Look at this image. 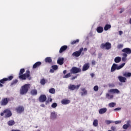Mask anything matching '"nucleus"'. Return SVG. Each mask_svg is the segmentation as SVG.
I'll use <instances>...</instances> for the list:
<instances>
[{
	"label": "nucleus",
	"instance_id": "obj_1",
	"mask_svg": "<svg viewBox=\"0 0 131 131\" xmlns=\"http://www.w3.org/2000/svg\"><path fill=\"white\" fill-rule=\"evenodd\" d=\"M24 72H25V70L24 69H21L20 70L19 73V78H20V79H22V80H25L26 78H28V79L30 80V79H31V77H30V72L27 70L26 71V73L23 74Z\"/></svg>",
	"mask_w": 131,
	"mask_h": 131
},
{
	"label": "nucleus",
	"instance_id": "obj_2",
	"mask_svg": "<svg viewBox=\"0 0 131 131\" xmlns=\"http://www.w3.org/2000/svg\"><path fill=\"white\" fill-rule=\"evenodd\" d=\"M125 65V63H123L120 66H118V64L116 63H113L111 67V72H114L115 70H120V69L123 68Z\"/></svg>",
	"mask_w": 131,
	"mask_h": 131
},
{
	"label": "nucleus",
	"instance_id": "obj_3",
	"mask_svg": "<svg viewBox=\"0 0 131 131\" xmlns=\"http://www.w3.org/2000/svg\"><path fill=\"white\" fill-rule=\"evenodd\" d=\"M29 85V84H26L21 86L20 90V95H25L26 94H27V92H28L29 89H30Z\"/></svg>",
	"mask_w": 131,
	"mask_h": 131
},
{
	"label": "nucleus",
	"instance_id": "obj_4",
	"mask_svg": "<svg viewBox=\"0 0 131 131\" xmlns=\"http://www.w3.org/2000/svg\"><path fill=\"white\" fill-rule=\"evenodd\" d=\"M101 49H105V50H110L111 49V43L109 42H106L105 43H102L100 46Z\"/></svg>",
	"mask_w": 131,
	"mask_h": 131
},
{
	"label": "nucleus",
	"instance_id": "obj_5",
	"mask_svg": "<svg viewBox=\"0 0 131 131\" xmlns=\"http://www.w3.org/2000/svg\"><path fill=\"white\" fill-rule=\"evenodd\" d=\"M70 72L73 74H76V73H79L80 72H81V69L74 67L70 70Z\"/></svg>",
	"mask_w": 131,
	"mask_h": 131
},
{
	"label": "nucleus",
	"instance_id": "obj_6",
	"mask_svg": "<svg viewBox=\"0 0 131 131\" xmlns=\"http://www.w3.org/2000/svg\"><path fill=\"white\" fill-rule=\"evenodd\" d=\"M80 86V84L75 85L74 84H70L68 85V89L70 91H74L75 90H78L79 87Z\"/></svg>",
	"mask_w": 131,
	"mask_h": 131
},
{
	"label": "nucleus",
	"instance_id": "obj_7",
	"mask_svg": "<svg viewBox=\"0 0 131 131\" xmlns=\"http://www.w3.org/2000/svg\"><path fill=\"white\" fill-rule=\"evenodd\" d=\"M83 51V48L80 49L79 51H76L72 54L73 57H79Z\"/></svg>",
	"mask_w": 131,
	"mask_h": 131
},
{
	"label": "nucleus",
	"instance_id": "obj_8",
	"mask_svg": "<svg viewBox=\"0 0 131 131\" xmlns=\"http://www.w3.org/2000/svg\"><path fill=\"white\" fill-rule=\"evenodd\" d=\"M9 101H10V98H5L2 99L1 101V106H6V105H8Z\"/></svg>",
	"mask_w": 131,
	"mask_h": 131
},
{
	"label": "nucleus",
	"instance_id": "obj_9",
	"mask_svg": "<svg viewBox=\"0 0 131 131\" xmlns=\"http://www.w3.org/2000/svg\"><path fill=\"white\" fill-rule=\"evenodd\" d=\"M4 115L6 118L11 117L12 116V112L9 110H5L4 111Z\"/></svg>",
	"mask_w": 131,
	"mask_h": 131
},
{
	"label": "nucleus",
	"instance_id": "obj_10",
	"mask_svg": "<svg viewBox=\"0 0 131 131\" xmlns=\"http://www.w3.org/2000/svg\"><path fill=\"white\" fill-rule=\"evenodd\" d=\"M15 110L17 112V113H19V114H21L23 112H24V107L23 106H18L16 108Z\"/></svg>",
	"mask_w": 131,
	"mask_h": 131
},
{
	"label": "nucleus",
	"instance_id": "obj_11",
	"mask_svg": "<svg viewBox=\"0 0 131 131\" xmlns=\"http://www.w3.org/2000/svg\"><path fill=\"white\" fill-rule=\"evenodd\" d=\"M126 123L123 125V129H127L128 127H131V121L130 120L127 121Z\"/></svg>",
	"mask_w": 131,
	"mask_h": 131
},
{
	"label": "nucleus",
	"instance_id": "obj_12",
	"mask_svg": "<svg viewBox=\"0 0 131 131\" xmlns=\"http://www.w3.org/2000/svg\"><path fill=\"white\" fill-rule=\"evenodd\" d=\"M90 63L87 62L85 63L82 67V71H86V70H89V69H90Z\"/></svg>",
	"mask_w": 131,
	"mask_h": 131
},
{
	"label": "nucleus",
	"instance_id": "obj_13",
	"mask_svg": "<svg viewBox=\"0 0 131 131\" xmlns=\"http://www.w3.org/2000/svg\"><path fill=\"white\" fill-rule=\"evenodd\" d=\"M47 100V96L45 95H41L39 98V101L40 103H43V102H46Z\"/></svg>",
	"mask_w": 131,
	"mask_h": 131
},
{
	"label": "nucleus",
	"instance_id": "obj_14",
	"mask_svg": "<svg viewBox=\"0 0 131 131\" xmlns=\"http://www.w3.org/2000/svg\"><path fill=\"white\" fill-rule=\"evenodd\" d=\"M81 91L82 92H80V94H81V96L82 97H83V96H86V95H88V91H86V90H85V89L82 88V89H81Z\"/></svg>",
	"mask_w": 131,
	"mask_h": 131
},
{
	"label": "nucleus",
	"instance_id": "obj_15",
	"mask_svg": "<svg viewBox=\"0 0 131 131\" xmlns=\"http://www.w3.org/2000/svg\"><path fill=\"white\" fill-rule=\"evenodd\" d=\"M108 93H111V94H119L120 91L118 90V89H111L108 90Z\"/></svg>",
	"mask_w": 131,
	"mask_h": 131
},
{
	"label": "nucleus",
	"instance_id": "obj_16",
	"mask_svg": "<svg viewBox=\"0 0 131 131\" xmlns=\"http://www.w3.org/2000/svg\"><path fill=\"white\" fill-rule=\"evenodd\" d=\"M122 52L123 53H125V54H126V55H129V54H131V50L129 48H124L122 50Z\"/></svg>",
	"mask_w": 131,
	"mask_h": 131
},
{
	"label": "nucleus",
	"instance_id": "obj_17",
	"mask_svg": "<svg viewBox=\"0 0 131 131\" xmlns=\"http://www.w3.org/2000/svg\"><path fill=\"white\" fill-rule=\"evenodd\" d=\"M96 31L98 33H102L103 31H104V28H103V27H98L96 28Z\"/></svg>",
	"mask_w": 131,
	"mask_h": 131
},
{
	"label": "nucleus",
	"instance_id": "obj_18",
	"mask_svg": "<svg viewBox=\"0 0 131 131\" xmlns=\"http://www.w3.org/2000/svg\"><path fill=\"white\" fill-rule=\"evenodd\" d=\"M122 57L121 58V60L122 61V62H126V61L127 60V54H126V53H123L122 54Z\"/></svg>",
	"mask_w": 131,
	"mask_h": 131
},
{
	"label": "nucleus",
	"instance_id": "obj_19",
	"mask_svg": "<svg viewBox=\"0 0 131 131\" xmlns=\"http://www.w3.org/2000/svg\"><path fill=\"white\" fill-rule=\"evenodd\" d=\"M67 48H68L67 46L64 45L62 46L59 50V53L62 54L63 52H65V51L67 50Z\"/></svg>",
	"mask_w": 131,
	"mask_h": 131
},
{
	"label": "nucleus",
	"instance_id": "obj_20",
	"mask_svg": "<svg viewBox=\"0 0 131 131\" xmlns=\"http://www.w3.org/2000/svg\"><path fill=\"white\" fill-rule=\"evenodd\" d=\"M118 78L120 82H125V81H126V78L124 77L119 76Z\"/></svg>",
	"mask_w": 131,
	"mask_h": 131
},
{
	"label": "nucleus",
	"instance_id": "obj_21",
	"mask_svg": "<svg viewBox=\"0 0 131 131\" xmlns=\"http://www.w3.org/2000/svg\"><path fill=\"white\" fill-rule=\"evenodd\" d=\"M57 63L59 65H63L64 64V58H59L57 60Z\"/></svg>",
	"mask_w": 131,
	"mask_h": 131
},
{
	"label": "nucleus",
	"instance_id": "obj_22",
	"mask_svg": "<svg viewBox=\"0 0 131 131\" xmlns=\"http://www.w3.org/2000/svg\"><path fill=\"white\" fill-rule=\"evenodd\" d=\"M69 103H70V100L67 99H63L61 100L62 105H67V104H69Z\"/></svg>",
	"mask_w": 131,
	"mask_h": 131
},
{
	"label": "nucleus",
	"instance_id": "obj_23",
	"mask_svg": "<svg viewBox=\"0 0 131 131\" xmlns=\"http://www.w3.org/2000/svg\"><path fill=\"white\" fill-rule=\"evenodd\" d=\"M41 65V62L38 61L36 62L35 64L33 66V69H35V68H37V67H39Z\"/></svg>",
	"mask_w": 131,
	"mask_h": 131
},
{
	"label": "nucleus",
	"instance_id": "obj_24",
	"mask_svg": "<svg viewBox=\"0 0 131 131\" xmlns=\"http://www.w3.org/2000/svg\"><path fill=\"white\" fill-rule=\"evenodd\" d=\"M107 112V108L104 107L103 108H101L99 111V114H104Z\"/></svg>",
	"mask_w": 131,
	"mask_h": 131
},
{
	"label": "nucleus",
	"instance_id": "obj_25",
	"mask_svg": "<svg viewBox=\"0 0 131 131\" xmlns=\"http://www.w3.org/2000/svg\"><path fill=\"white\" fill-rule=\"evenodd\" d=\"M50 118L51 119H56L57 118V114H56V112H53L51 113Z\"/></svg>",
	"mask_w": 131,
	"mask_h": 131
},
{
	"label": "nucleus",
	"instance_id": "obj_26",
	"mask_svg": "<svg viewBox=\"0 0 131 131\" xmlns=\"http://www.w3.org/2000/svg\"><path fill=\"white\" fill-rule=\"evenodd\" d=\"M93 126H95V127H97V126L99 125V120H98V119L94 120L93 122Z\"/></svg>",
	"mask_w": 131,
	"mask_h": 131
},
{
	"label": "nucleus",
	"instance_id": "obj_27",
	"mask_svg": "<svg viewBox=\"0 0 131 131\" xmlns=\"http://www.w3.org/2000/svg\"><path fill=\"white\" fill-rule=\"evenodd\" d=\"M114 62L115 63H120V62H121V57L119 56L115 57L114 59Z\"/></svg>",
	"mask_w": 131,
	"mask_h": 131
},
{
	"label": "nucleus",
	"instance_id": "obj_28",
	"mask_svg": "<svg viewBox=\"0 0 131 131\" xmlns=\"http://www.w3.org/2000/svg\"><path fill=\"white\" fill-rule=\"evenodd\" d=\"M123 76H124V77H130L131 73L130 72H124L123 73Z\"/></svg>",
	"mask_w": 131,
	"mask_h": 131
},
{
	"label": "nucleus",
	"instance_id": "obj_29",
	"mask_svg": "<svg viewBox=\"0 0 131 131\" xmlns=\"http://www.w3.org/2000/svg\"><path fill=\"white\" fill-rule=\"evenodd\" d=\"M111 28V25L109 24H106L105 25L104 27V31H108V30H109V29H110Z\"/></svg>",
	"mask_w": 131,
	"mask_h": 131
},
{
	"label": "nucleus",
	"instance_id": "obj_30",
	"mask_svg": "<svg viewBox=\"0 0 131 131\" xmlns=\"http://www.w3.org/2000/svg\"><path fill=\"white\" fill-rule=\"evenodd\" d=\"M31 95L32 96H36L37 95V90L36 89H33L31 91Z\"/></svg>",
	"mask_w": 131,
	"mask_h": 131
},
{
	"label": "nucleus",
	"instance_id": "obj_31",
	"mask_svg": "<svg viewBox=\"0 0 131 131\" xmlns=\"http://www.w3.org/2000/svg\"><path fill=\"white\" fill-rule=\"evenodd\" d=\"M8 124L9 126H12L15 124V121L14 120H10L8 122Z\"/></svg>",
	"mask_w": 131,
	"mask_h": 131
},
{
	"label": "nucleus",
	"instance_id": "obj_32",
	"mask_svg": "<svg viewBox=\"0 0 131 131\" xmlns=\"http://www.w3.org/2000/svg\"><path fill=\"white\" fill-rule=\"evenodd\" d=\"M45 61L46 63H51L52 62V58L50 57H48L46 58Z\"/></svg>",
	"mask_w": 131,
	"mask_h": 131
},
{
	"label": "nucleus",
	"instance_id": "obj_33",
	"mask_svg": "<svg viewBox=\"0 0 131 131\" xmlns=\"http://www.w3.org/2000/svg\"><path fill=\"white\" fill-rule=\"evenodd\" d=\"M106 98V99H108V100H111V99H113V95H111L109 93H107Z\"/></svg>",
	"mask_w": 131,
	"mask_h": 131
},
{
	"label": "nucleus",
	"instance_id": "obj_34",
	"mask_svg": "<svg viewBox=\"0 0 131 131\" xmlns=\"http://www.w3.org/2000/svg\"><path fill=\"white\" fill-rule=\"evenodd\" d=\"M116 106V103H115V102H111L108 104V106L110 107V108H113Z\"/></svg>",
	"mask_w": 131,
	"mask_h": 131
},
{
	"label": "nucleus",
	"instance_id": "obj_35",
	"mask_svg": "<svg viewBox=\"0 0 131 131\" xmlns=\"http://www.w3.org/2000/svg\"><path fill=\"white\" fill-rule=\"evenodd\" d=\"M6 81H8V79L4 78L3 79L0 80V83H5Z\"/></svg>",
	"mask_w": 131,
	"mask_h": 131
},
{
	"label": "nucleus",
	"instance_id": "obj_36",
	"mask_svg": "<svg viewBox=\"0 0 131 131\" xmlns=\"http://www.w3.org/2000/svg\"><path fill=\"white\" fill-rule=\"evenodd\" d=\"M49 92L50 94H55V93H56V90H55V89L52 88L49 90Z\"/></svg>",
	"mask_w": 131,
	"mask_h": 131
},
{
	"label": "nucleus",
	"instance_id": "obj_37",
	"mask_svg": "<svg viewBox=\"0 0 131 131\" xmlns=\"http://www.w3.org/2000/svg\"><path fill=\"white\" fill-rule=\"evenodd\" d=\"M79 42V39H77L76 40L72 41L71 42V45H75V43H78Z\"/></svg>",
	"mask_w": 131,
	"mask_h": 131
},
{
	"label": "nucleus",
	"instance_id": "obj_38",
	"mask_svg": "<svg viewBox=\"0 0 131 131\" xmlns=\"http://www.w3.org/2000/svg\"><path fill=\"white\" fill-rule=\"evenodd\" d=\"M71 73H68L67 75H64L63 77V78H69V77H71Z\"/></svg>",
	"mask_w": 131,
	"mask_h": 131
},
{
	"label": "nucleus",
	"instance_id": "obj_39",
	"mask_svg": "<svg viewBox=\"0 0 131 131\" xmlns=\"http://www.w3.org/2000/svg\"><path fill=\"white\" fill-rule=\"evenodd\" d=\"M40 84L42 85H45L46 84V80L45 79H42L41 80H40Z\"/></svg>",
	"mask_w": 131,
	"mask_h": 131
},
{
	"label": "nucleus",
	"instance_id": "obj_40",
	"mask_svg": "<svg viewBox=\"0 0 131 131\" xmlns=\"http://www.w3.org/2000/svg\"><path fill=\"white\" fill-rule=\"evenodd\" d=\"M58 106V104L56 102H54L52 105L51 107L52 108H56Z\"/></svg>",
	"mask_w": 131,
	"mask_h": 131
},
{
	"label": "nucleus",
	"instance_id": "obj_41",
	"mask_svg": "<svg viewBox=\"0 0 131 131\" xmlns=\"http://www.w3.org/2000/svg\"><path fill=\"white\" fill-rule=\"evenodd\" d=\"M93 89L95 92H98L99 91V86L98 85H95Z\"/></svg>",
	"mask_w": 131,
	"mask_h": 131
},
{
	"label": "nucleus",
	"instance_id": "obj_42",
	"mask_svg": "<svg viewBox=\"0 0 131 131\" xmlns=\"http://www.w3.org/2000/svg\"><path fill=\"white\" fill-rule=\"evenodd\" d=\"M105 122L106 124H110V123H112V122H113V121L105 120Z\"/></svg>",
	"mask_w": 131,
	"mask_h": 131
},
{
	"label": "nucleus",
	"instance_id": "obj_43",
	"mask_svg": "<svg viewBox=\"0 0 131 131\" xmlns=\"http://www.w3.org/2000/svg\"><path fill=\"white\" fill-rule=\"evenodd\" d=\"M17 82H18V80L16 79V80H14L12 81L11 84L12 85H14V84H16V83H17Z\"/></svg>",
	"mask_w": 131,
	"mask_h": 131
},
{
	"label": "nucleus",
	"instance_id": "obj_44",
	"mask_svg": "<svg viewBox=\"0 0 131 131\" xmlns=\"http://www.w3.org/2000/svg\"><path fill=\"white\" fill-rule=\"evenodd\" d=\"M52 68L54 70H57V69H58V66H52Z\"/></svg>",
	"mask_w": 131,
	"mask_h": 131
},
{
	"label": "nucleus",
	"instance_id": "obj_45",
	"mask_svg": "<svg viewBox=\"0 0 131 131\" xmlns=\"http://www.w3.org/2000/svg\"><path fill=\"white\" fill-rule=\"evenodd\" d=\"M122 48H123V45L122 44H119L118 46V49H122Z\"/></svg>",
	"mask_w": 131,
	"mask_h": 131
},
{
	"label": "nucleus",
	"instance_id": "obj_46",
	"mask_svg": "<svg viewBox=\"0 0 131 131\" xmlns=\"http://www.w3.org/2000/svg\"><path fill=\"white\" fill-rule=\"evenodd\" d=\"M7 79V81L8 80H12V79H13V76H10L8 78H6Z\"/></svg>",
	"mask_w": 131,
	"mask_h": 131
},
{
	"label": "nucleus",
	"instance_id": "obj_47",
	"mask_svg": "<svg viewBox=\"0 0 131 131\" xmlns=\"http://www.w3.org/2000/svg\"><path fill=\"white\" fill-rule=\"evenodd\" d=\"M119 110H121V108L117 107L114 110V111H119Z\"/></svg>",
	"mask_w": 131,
	"mask_h": 131
},
{
	"label": "nucleus",
	"instance_id": "obj_48",
	"mask_svg": "<svg viewBox=\"0 0 131 131\" xmlns=\"http://www.w3.org/2000/svg\"><path fill=\"white\" fill-rule=\"evenodd\" d=\"M92 65H96V60H93L92 61Z\"/></svg>",
	"mask_w": 131,
	"mask_h": 131
},
{
	"label": "nucleus",
	"instance_id": "obj_49",
	"mask_svg": "<svg viewBox=\"0 0 131 131\" xmlns=\"http://www.w3.org/2000/svg\"><path fill=\"white\" fill-rule=\"evenodd\" d=\"M48 102H52V101H53V99H52L51 97H48Z\"/></svg>",
	"mask_w": 131,
	"mask_h": 131
},
{
	"label": "nucleus",
	"instance_id": "obj_50",
	"mask_svg": "<svg viewBox=\"0 0 131 131\" xmlns=\"http://www.w3.org/2000/svg\"><path fill=\"white\" fill-rule=\"evenodd\" d=\"M108 86H110V88H114V84H108Z\"/></svg>",
	"mask_w": 131,
	"mask_h": 131
},
{
	"label": "nucleus",
	"instance_id": "obj_51",
	"mask_svg": "<svg viewBox=\"0 0 131 131\" xmlns=\"http://www.w3.org/2000/svg\"><path fill=\"white\" fill-rule=\"evenodd\" d=\"M121 122L120 121H115V124H118L119 123H120Z\"/></svg>",
	"mask_w": 131,
	"mask_h": 131
},
{
	"label": "nucleus",
	"instance_id": "obj_52",
	"mask_svg": "<svg viewBox=\"0 0 131 131\" xmlns=\"http://www.w3.org/2000/svg\"><path fill=\"white\" fill-rule=\"evenodd\" d=\"M50 72L51 73H54V72H55V70H54V69H51V70H50Z\"/></svg>",
	"mask_w": 131,
	"mask_h": 131
},
{
	"label": "nucleus",
	"instance_id": "obj_53",
	"mask_svg": "<svg viewBox=\"0 0 131 131\" xmlns=\"http://www.w3.org/2000/svg\"><path fill=\"white\" fill-rule=\"evenodd\" d=\"M119 35H122V34L123 33V32H122V31H120L119 32Z\"/></svg>",
	"mask_w": 131,
	"mask_h": 131
},
{
	"label": "nucleus",
	"instance_id": "obj_54",
	"mask_svg": "<svg viewBox=\"0 0 131 131\" xmlns=\"http://www.w3.org/2000/svg\"><path fill=\"white\" fill-rule=\"evenodd\" d=\"M75 78H77V76L73 77L71 79L72 80H73L75 79Z\"/></svg>",
	"mask_w": 131,
	"mask_h": 131
},
{
	"label": "nucleus",
	"instance_id": "obj_55",
	"mask_svg": "<svg viewBox=\"0 0 131 131\" xmlns=\"http://www.w3.org/2000/svg\"><path fill=\"white\" fill-rule=\"evenodd\" d=\"M124 11V9L122 8V9L120 10V13L121 14Z\"/></svg>",
	"mask_w": 131,
	"mask_h": 131
},
{
	"label": "nucleus",
	"instance_id": "obj_56",
	"mask_svg": "<svg viewBox=\"0 0 131 131\" xmlns=\"http://www.w3.org/2000/svg\"><path fill=\"white\" fill-rule=\"evenodd\" d=\"M90 75H91V76L92 77H94V76H95V74L92 73V74H90Z\"/></svg>",
	"mask_w": 131,
	"mask_h": 131
},
{
	"label": "nucleus",
	"instance_id": "obj_57",
	"mask_svg": "<svg viewBox=\"0 0 131 131\" xmlns=\"http://www.w3.org/2000/svg\"><path fill=\"white\" fill-rule=\"evenodd\" d=\"M1 116H4V115H5V113H4V112H3V113H1Z\"/></svg>",
	"mask_w": 131,
	"mask_h": 131
},
{
	"label": "nucleus",
	"instance_id": "obj_58",
	"mask_svg": "<svg viewBox=\"0 0 131 131\" xmlns=\"http://www.w3.org/2000/svg\"><path fill=\"white\" fill-rule=\"evenodd\" d=\"M67 73V70H64L63 72V74H65Z\"/></svg>",
	"mask_w": 131,
	"mask_h": 131
},
{
	"label": "nucleus",
	"instance_id": "obj_59",
	"mask_svg": "<svg viewBox=\"0 0 131 131\" xmlns=\"http://www.w3.org/2000/svg\"><path fill=\"white\" fill-rule=\"evenodd\" d=\"M2 86H4V85L0 83V88H2Z\"/></svg>",
	"mask_w": 131,
	"mask_h": 131
},
{
	"label": "nucleus",
	"instance_id": "obj_60",
	"mask_svg": "<svg viewBox=\"0 0 131 131\" xmlns=\"http://www.w3.org/2000/svg\"><path fill=\"white\" fill-rule=\"evenodd\" d=\"M40 106H41V107H45V104H41V105H40Z\"/></svg>",
	"mask_w": 131,
	"mask_h": 131
},
{
	"label": "nucleus",
	"instance_id": "obj_61",
	"mask_svg": "<svg viewBox=\"0 0 131 131\" xmlns=\"http://www.w3.org/2000/svg\"><path fill=\"white\" fill-rule=\"evenodd\" d=\"M84 51H85V52H86V51H88V49L87 48H84Z\"/></svg>",
	"mask_w": 131,
	"mask_h": 131
},
{
	"label": "nucleus",
	"instance_id": "obj_62",
	"mask_svg": "<svg viewBox=\"0 0 131 131\" xmlns=\"http://www.w3.org/2000/svg\"><path fill=\"white\" fill-rule=\"evenodd\" d=\"M115 128V127H112V129L113 130H114Z\"/></svg>",
	"mask_w": 131,
	"mask_h": 131
},
{
	"label": "nucleus",
	"instance_id": "obj_63",
	"mask_svg": "<svg viewBox=\"0 0 131 131\" xmlns=\"http://www.w3.org/2000/svg\"><path fill=\"white\" fill-rule=\"evenodd\" d=\"M129 23L130 24H131V18H130V20H129Z\"/></svg>",
	"mask_w": 131,
	"mask_h": 131
},
{
	"label": "nucleus",
	"instance_id": "obj_64",
	"mask_svg": "<svg viewBox=\"0 0 131 131\" xmlns=\"http://www.w3.org/2000/svg\"><path fill=\"white\" fill-rule=\"evenodd\" d=\"M0 100H1V97H0Z\"/></svg>",
	"mask_w": 131,
	"mask_h": 131
}]
</instances>
